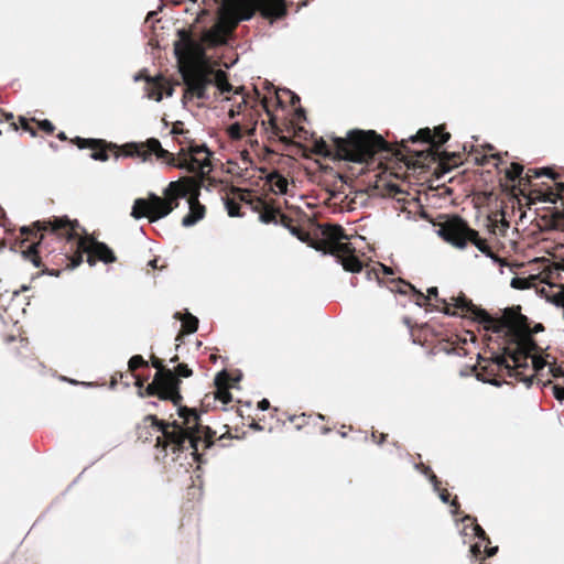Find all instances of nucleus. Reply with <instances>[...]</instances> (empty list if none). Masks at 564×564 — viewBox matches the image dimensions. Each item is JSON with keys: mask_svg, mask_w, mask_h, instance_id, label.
Segmentation results:
<instances>
[{"mask_svg": "<svg viewBox=\"0 0 564 564\" xmlns=\"http://www.w3.org/2000/svg\"><path fill=\"white\" fill-rule=\"evenodd\" d=\"M20 248L23 258L43 273L58 276L63 270L74 269L87 254V263H113V251L95 237L87 235L78 220L68 216H52L20 228Z\"/></svg>", "mask_w": 564, "mask_h": 564, "instance_id": "nucleus-1", "label": "nucleus"}, {"mask_svg": "<svg viewBox=\"0 0 564 564\" xmlns=\"http://www.w3.org/2000/svg\"><path fill=\"white\" fill-rule=\"evenodd\" d=\"M176 383L164 386L160 394V400L170 401L174 406L177 408L178 416L182 419L181 422L173 421L166 422L160 420L156 415L150 414L147 416L148 421L162 433L161 436L156 437V447H161L166 451L167 447L173 453L192 449V455L195 460L202 463V453H199V445L203 451L210 448L217 444L225 447L227 444L225 441L232 440V435L229 431H226L217 440H215V431L209 426H204L200 423V416L195 409H189L182 405L183 395L181 394L182 378H189L193 376V370L187 364H177L172 369Z\"/></svg>", "mask_w": 564, "mask_h": 564, "instance_id": "nucleus-2", "label": "nucleus"}, {"mask_svg": "<svg viewBox=\"0 0 564 564\" xmlns=\"http://www.w3.org/2000/svg\"><path fill=\"white\" fill-rule=\"evenodd\" d=\"M178 36L180 40L174 45V52L185 85L182 101L186 104L194 98L199 100L209 99L207 89L210 85H215L220 94L232 91L234 86L229 83L225 70H215L192 62L196 55H202L204 51L191 33L183 29L178 31Z\"/></svg>", "mask_w": 564, "mask_h": 564, "instance_id": "nucleus-3", "label": "nucleus"}, {"mask_svg": "<svg viewBox=\"0 0 564 564\" xmlns=\"http://www.w3.org/2000/svg\"><path fill=\"white\" fill-rule=\"evenodd\" d=\"M177 143L181 148L176 154L163 149L155 138H150L145 142L126 143L120 147V152L124 156L139 158L143 162L155 155L169 166L194 174L192 177L202 181L203 184L212 171L213 152L205 144H196L192 138L177 139Z\"/></svg>", "mask_w": 564, "mask_h": 564, "instance_id": "nucleus-4", "label": "nucleus"}, {"mask_svg": "<svg viewBox=\"0 0 564 564\" xmlns=\"http://www.w3.org/2000/svg\"><path fill=\"white\" fill-rule=\"evenodd\" d=\"M457 306L471 313L473 321L482 325L485 330L506 333L510 336L511 339L506 346V352L516 362H524L530 354L538 349V345L532 338L529 318L521 314V306L507 307L501 317L491 316L486 310L478 307L467 297H460Z\"/></svg>", "mask_w": 564, "mask_h": 564, "instance_id": "nucleus-5", "label": "nucleus"}, {"mask_svg": "<svg viewBox=\"0 0 564 564\" xmlns=\"http://www.w3.org/2000/svg\"><path fill=\"white\" fill-rule=\"evenodd\" d=\"M295 215L296 217L294 218L280 210L278 224L288 228L299 240L307 243L317 251L334 256L346 271L357 273L362 270V262L355 254V248L348 241L343 242V240L348 239V236L345 234V230L340 225H318L322 237L313 238L308 231H305L299 225L300 220L303 217H306V215L300 210H296Z\"/></svg>", "mask_w": 564, "mask_h": 564, "instance_id": "nucleus-6", "label": "nucleus"}, {"mask_svg": "<svg viewBox=\"0 0 564 564\" xmlns=\"http://www.w3.org/2000/svg\"><path fill=\"white\" fill-rule=\"evenodd\" d=\"M451 139V133L446 131L445 124H441L431 130L430 128L420 129L415 135L409 138V142H422L424 149L412 150L408 147V141L401 144L406 149L408 166L425 167L431 163H438L437 170L441 174L448 173L454 167L462 164V154L459 152L440 151V148Z\"/></svg>", "mask_w": 564, "mask_h": 564, "instance_id": "nucleus-7", "label": "nucleus"}, {"mask_svg": "<svg viewBox=\"0 0 564 564\" xmlns=\"http://www.w3.org/2000/svg\"><path fill=\"white\" fill-rule=\"evenodd\" d=\"M336 158L357 163L372 160L379 152H388L401 162H406V149L400 142L390 143L375 130H351L346 138H333ZM409 142V139L406 140Z\"/></svg>", "mask_w": 564, "mask_h": 564, "instance_id": "nucleus-8", "label": "nucleus"}, {"mask_svg": "<svg viewBox=\"0 0 564 564\" xmlns=\"http://www.w3.org/2000/svg\"><path fill=\"white\" fill-rule=\"evenodd\" d=\"M202 187V181L195 177H180L171 182L164 189V197L150 193L148 198H137L133 203L131 216L134 219L148 218L154 223L171 214L180 205V199L189 197L192 191Z\"/></svg>", "mask_w": 564, "mask_h": 564, "instance_id": "nucleus-9", "label": "nucleus"}, {"mask_svg": "<svg viewBox=\"0 0 564 564\" xmlns=\"http://www.w3.org/2000/svg\"><path fill=\"white\" fill-rule=\"evenodd\" d=\"M437 226L438 236L452 246L464 249L471 243L487 257L494 256L487 240L481 238L477 230L470 228L460 216H445V220L438 223Z\"/></svg>", "mask_w": 564, "mask_h": 564, "instance_id": "nucleus-10", "label": "nucleus"}, {"mask_svg": "<svg viewBox=\"0 0 564 564\" xmlns=\"http://www.w3.org/2000/svg\"><path fill=\"white\" fill-rule=\"evenodd\" d=\"M231 193L240 202H243L251 206V208L259 213V218L264 224H278V217L280 215V208L274 207L270 202L252 195L251 191L242 189L239 187H231Z\"/></svg>", "mask_w": 564, "mask_h": 564, "instance_id": "nucleus-11", "label": "nucleus"}, {"mask_svg": "<svg viewBox=\"0 0 564 564\" xmlns=\"http://www.w3.org/2000/svg\"><path fill=\"white\" fill-rule=\"evenodd\" d=\"M150 362L151 366L156 369V372L152 382L144 388V392H140V397H156L160 400V394L164 386L171 387V383L175 384L176 381L172 373V369L167 368L162 359L155 355H151Z\"/></svg>", "mask_w": 564, "mask_h": 564, "instance_id": "nucleus-12", "label": "nucleus"}, {"mask_svg": "<svg viewBox=\"0 0 564 564\" xmlns=\"http://www.w3.org/2000/svg\"><path fill=\"white\" fill-rule=\"evenodd\" d=\"M426 296H430V301L434 300L437 304H432L433 311H438L448 316H459L463 318H470L473 321V314L469 312L463 311V308L458 307L459 299L466 297V295L460 292L458 296H452L451 302H447L445 299H441L438 296V290L436 286H432L427 289Z\"/></svg>", "mask_w": 564, "mask_h": 564, "instance_id": "nucleus-13", "label": "nucleus"}, {"mask_svg": "<svg viewBox=\"0 0 564 564\" xmlns=\"http://www.w3.org/2000/svg\"><path fill=\"white\" fill-rule=\"evenodd\" d=\"M70 142L75 144L78 149H90V158L95 161L106 162L109 159V151L118 150L117 144L107 142L104 139H85L80 137H75L70 139Z\"/></svg>", "mask_w": 564, "mask_h": 564, "instance_id": "nucleus-14", "label": "nucleus"}, {"mask_svg": "<svg viewBox=\"0 0 564 564\" xmlns=\"http://www.w3.org/2000/svg\"><path fill=\"white\" fill-rule=\"evenodd\" d=\"M492 365L497 367L499 371L506 370L509 377L514 378L517 381H529L527 370L529 369L528 359L523 362H516L507 352L506 347L503 348V355L496 356L492 360Z\"/></svg>", "mask_w": 564, "mask_h": 564, "instance_id": "nucleus-15", "label": "nucleus"}, {"mask_svg": "<svg viewBox=\"0 0 564 564\" xmlns=\"http://www.w3.org/2000/svg\"><path fill=\"white\" fill-rule=\"evenodd\" d=\"M492 365L497 367L499 371L506 370L509 377L514 378L517 381H529L527 370L529 369L528 359L523 362H516L507 352L506 347L503 348V355L496 356L492 360Z\"/></svg>", "mask_w": 564, "mask_h": 564, "instance_id": "nucleus-16", "label": "nucleus"}, {"mask_svg": "<svg viewBox=\"0 0 564 564\" xmlns=\"http://www.w3.org/2000/svg\"><path fill=\"white\" fill-rule=\"evenodd\" d=\"M19 128L23 131L29 132L32 137H36L39 132L43 134L51 135L55 131V126L47 119L37 120L36 118H26L23 116H19L18 118Z\"/></svg>", "mask_w": 564, "mask_h": 564, "instance_id": "nucleus-17", "label": "nucleus"}, {"mask_svg": "<svg viewBox=\"0 0 564 564\" xmlns=\"http://www.w3.org/2000/svg\"><path fill=\"white\" fill-rule=\"evenodd\" d=\"M256 8L264 19L276 20L286 14L284 0H253Z\"/></svg>", "mask_w": 564, "mask_h": 564, "instance_id": "nucleus-18", "label": "nucleus"}, {"mask_svg": "<svg viewBox=\"0 0 564 564\" xmlns=\"http://www.w3.org/2000/svg\"><path fill=\"white\" fill-rule=\"evenodd\" d=\"M200 188L202 187H197V191H192L191 196L187 199L189 212L182 219V225L184 227H191L205 217L206 208L198 200Z\"/></svg>", "mask_w": 564, "mask_h": 564, "instance_id": "nucleus-19", "label": "nucleus"}, {"mask_svg": "<svg viewBox=\"0 0 564 564\" xmlns=\"http://www.w3.org/2000/svg\"><path fill=\"white\" fill-rule=\"evenodd\" d=\"M535 351L536 349L533 350L528 357V360L531 359L532 368H529L525 371L527 376L530 378L529 381H522L523 383L527 384V387H531L533 380H536L538 383H541L543 386L551 383V379H543V371L547 365V361L543 357L534 355Z\"/></svg>", "mask_w": 564, "mask_h": 564, "instance_id": "nucleus-20", "label": "nucleus"}, {"mask_svg": "<svg viewBox=\"0 0 564 564\" xmlns=\"http://www.w3.org/2000/svg\"><path fill=\"white\" fill-rule=\"evenodd\" d=\"M147 83L151 86L148 96L155 101H161L163 98V91L165 95L171 97L173 95V87L165 80L164 77L147 78Z\"/></svg>", "mask_w": 564, "mask_h": 564, "instance_id": "nucleus-21", "label": "nucleus"}, {"mask_svg": "<svg viewBox=\"0 0 564 564\" xmlns=\"http://www.w3.org/2000/svg\"><path fill=\"white\" fill-rule=\"evenodd\" d=\"M257 119H253V113L250 112V123L241 124L239 122H235L227 128V134L230 140L239 141L242 139L243 134L252 135L256 131Z\"/></svg>", "mask_w": 564, "mask_h": 564, "instance_id": "nucleus-22", "label": "nucleus"}, {"mask_svg": "<svg viewBox=\"0 0 564 564\" xmlns=\"http://www.w3.org/2000/svg\"><path fill=\"white\" fill-rule=\"evenodd\" d=\"M202 41L208 46H218L226 43V32L223 24L217 23L202 35Z\"/></svg>", "mask_w": 564, "mask_h": 564, "instance_id": "nucleus-23", "label": "nucleus"}, {"mask_svg": "<svg viewBox=\"0 0 564 564\" xmlns=\"http://www.w3.org/2000/svg\"><path fill=\"white\" fill-rule=\"evenodd\" d=\"M174 318L182 322V328L178 335L176 336V340H180L182 335L184 334L188 335L195 333L198 328V318L188 312L184 314L176 312L174 314Z\"/></svg>", "mask_w": 564, "mask_h": 564, "instance_id": "nucleus-24", "label": "nucleus"}, {"mask_svg": "<svg viewBox=\"0 0 564 564\" xmlns=\"http://www.w3.org/2000/svg\"><path fill=\"white\" fill-rule=\"evenodd\" d=\"M397 283L402 284L404 288H406L409 291L413 293L414 302L417 306L424 307L426 311L430 312L433 311L432 303L430 302V296H426V294L422 293L413 284L402 279H398Z\"/></svg>", "mask_w": 564, "mask_h": 564, "instance_id": "nucleus-25", "label": "nucleus"}, {"mask_svg": "<svg viewBox=\"0 0 564 564\" xmlns=\"http://www.w3.org/2000/svg\"><path fill=\"white\" fill-rule=\"evenodd\" d=\"M267 183L271 191L276 194H284L288 189V180L279 172H272L267 176Z\"/></svg>", "mask_w": 564, "mask_h": 564, "instance_id": "nucleus-26", "label": "nucleus"}, {"mask_svg": "<svg viewBox=\"0 0 564 564\" xmlns=\"http://www.w3.org/2000/svg\"><path fill=\"white\" fill-rule=\"evenodd\" d=\"M312 151H313V153H315L317 155H321V156H325V158L334 156V158H336L335 145H334V141L333 140H332V144H328L322 138L318 139V140H315V142L313 144Z\"/></svg>", "mask_w": 564, "mask_h": 564, "instance_id": "nucleus-27", "label": "nucleus"}, {"mask_svg": "<svg viewBox=\"0 0 564 564\" xmlns=\"http://www.w3.org/2000/svg\"><path fill=\"white\" fill-rule=\"evenodd\" d=\"M237 11L239 20L248 21L254 15L258 8L253 0H243L238 4Z\"/></svg>", "mask_w": 564, "mask_h": 564, "instance_id": "nucleus-28", "label": "nucleus"}, {"mask_svg": "<svg viewBox=\"0 0 564 564\" xmlns=\"http://www.w3.org/2000/svg\"><path fill=\"white\" fill-rule=\"evenodd\" d=\"M217 391L215 398L221 401L224 404H228L232 400V395L226 384L220 383L219 376L216 378Z\"/></svg>", "mask_w": 564, "mask_h": 564, "instance_id": "nucleus-29", "label": "nucleus"}, {"mask_svg": "<svg viewBox=\"0 0 564 564\" xmlns=\"http://www.w3.org/2000/svg\"><path fill=\"white\" fill-rule=\"evenodd\" d=\"M313 417L312 414L301 413L289 415L288 420L295 426L296 430H301L310 424V420Z\"/></svg>", "mask_w": 564, "mask_h": 564, "instance_id": "nucleus-30", "label": "nucleus"}, {"mask_svg": "<svg viewBox=\"0 0 564 564\" xmlns=\"http://www.w3.org/2000/svg\"><path fill=\"white\" fill-rule=\"evenodd\" d=\"M149 362L141 356L134 355L128 361V373H134L139 368H147Z\"/></svg>", "mask_w": 564, "mask_h": 564, "instance_id": "nucleus-31", "label": "nucleus"}, {"mask_svg": "<svg viewBox=\"0 0 564 564\" xmlns=\"http://www.w3.org/2000/svg\"><path fill=\"white\" fill-rule=\"evenodd\" d=\"M522 173H523V165H521L520 163H517V162H512L510 164V167L506 171V177L511 182H514L516 180L521 181V178H523Z\"/></svg>", "mask_w": 564, "mask_h": 564, "instance_id": "nucleus-32", "label": "nucleus"}, {"mask_svg": "<svg viewBox=\"0 0 564 564\" xmlns=\"http://www.w3.org/2000/svg\"><path fill=\"white\" fill-rule=\"evenodd\" d=\"M260 104H261L262 108L265 110L267 115L269 116V123L271 126L272 132L275 135H279L282 132V129L278 126L275 117L268 108V98L263 97L260 100Z\"/></svg>", "mask_w": 564, "mask_h": 564, "instance_id": "nucleus-33", "label": "nucleus"}, {"mask_svg": "<svg viewBox=\"0 0 564 564\" xmlns=\"http://www.w3.org/2000/svg\"><path fill=\"white\" fill-rule=\"evenodd\" d=\"M171 134L173 135L174 140L177 142V139L184 140V137L189 138V130L184 129V122L183 121H175L171 129Z\"/></svg>", "mask_w": 564, "mask_h": 564, "instance_id": "nucleus-34", "label": "nucleus"}, {"mask_svg": "<svg viewBox=\"0 0 564 564\" xmlns=\"http://www.w3.org/2000/svg\"><path fill=\"white\" fill-rule=\"evenodd\" d=\"M463 521H470L474 523V532H475V535L481 540V541H486L487 543H490V539L489 536L487 535V533L485 532V530L478 524L476 523V518L473 517V516H465L463 519Z\"/></svg>", "mask_w": 564, "mask_h": 564, "instance_id": "nucleus-35", "label": "nucleus"}, {"mask_svg": "<svg viewBox=\"0 0 564 564\" xmlns=\"http://www.w3.org/2000/svg\"><path fill=\"white\" fill-rule=\"evenodd\" d=\"M226 208L228 212V215L230 217H238L241 216L240 214V205L235 198H227L226 199Z\"/></svg>", "mask_w": 564, "mask_h": 564, "instance_id": "nucleus-36", "label": "nucleus"}, {"mask_svg": "<svg viewBox=\"0 0 564 564\" xmlns=\"http://www.w3.org/2000/svg\"><path fill=\"white\" fill-rule=\"evenodd\" d=\"M561 272H564V260L562 262L553 263L551 267H549V278L550 279L560 278Z\"/></svg>", "mask_w": 564, "mask_h": 564, "instance_id": "nucleus-37", "label": "nucleus"}, {"mask_svg": "<svg viewBox=\"0 0 564 564\" xmlns=\"http://www.w3.org/2000/svg\"><path fill=\"white\" fill-rule=\"evenodd\" d=\"M4 121L8 122L14 131L19 129V123L14 121V116L12 113H6L0 110V123Z\"/></svg>", "mask_w": 564, "mask_h": 564, "instance_id": "nucleus-38", "label": "nucleus"}, {"mask_svg": "<svg viewBox=\"0 0 564 564\" xmlns=\"http://www.w3.org/2000/svg\"><path fill=\"white\" fill-rule=\"evenodd\" d=\"M541 177L540 169H529L525 173V176L521 178L523 184H530L532 178Z\"/></svg>", "mask_w": 564, "mask_h": 564, "instance_id": "nucleus-39", "label": "nucleus"}, {"mask_svg": "<svg viewBox=\"0 0 564 564\" xmlns=\"http://www.w3.org/2000/svg\"><path fill=\"white\" fill-rule=\"evenodd\" d=\"M248 106V100L246 98L242 99L240 104L237 105L236 108L229 110L228 115L230 118H235L236 116L243 112L245 108Z\"/></svg>", "mask_w": 564, "mask_h": 564, "instance_id": "nucleus-40", "label": "nucleus"}, {"mask_svg": "<svg viewBox=\"0 0 564 564\" xmlns=\"http://www.w3.org/2000/svg\"><path fill=\"white\" fill-rule=\"evenodd\" d=\"M387 437L388 434L386 433H380L378 431H372L371 433L372 441L378 445H382L387 441Z\"/></svg>", "mask_w": 564, "mask_h": 564, "instance_id": "nucleus-41", "label": "nucleus"}, {"mask_svg": "<svg viewBox=\"0 0 564 564\" xmlns=\"http://www.w3.org/2000/svg\"><path fill=\"white\" fill-rule=\"evenodd\" d=\"M122 378L129 379V373L128 372H126V373H123V372L115 373L111 377L110 387L115 388L118 384V382H122Z\"/></svg>", "mask_w": 564, "mask_h": 564, "instance_id": "nucleus-42", "label": "nucleus"}, {"mask_svg": "<svg viewBox=\"0 0 564 564\" xmlns=\"http://www.w3.org/2000/svg\"><path fill=\"white\" fill-rule=\"evenodd\" d=\"M511 285L514 289H525V288L529 286V283L527 281V279L513 278L512 281H511Z\"/></svg>", "mask_w": 564, "mask_h": 564, "instance_id": "nucleus-43", "label": "nucleus"}, {"mask_svg": "<svg viewBox=\"0 0 564 564\" xmlns=\"http://www.w3.org/2000/svg\"><path fill=\"white\" fill-rule=\"evenodd\" d=\"M560 192H558V187L556 186V192H553V191H550L549 193L545 194V200L547 202H551V203H555L557 198L562 199L563 200V204H564V197H562L561 195H558Z\"/></svg>", "mask_w": 564, "mask_h": 564, "instance_id": "nucleus-44", "label": "nucleus"}, {"mask_svg": "<svg viewBox=\"0 0 564 564\" xmlns=\"http://www.w3.org/2000/svg\"><path fill=\"white\" fill-rule=\"evenodd\" d=\"M129 378H133L135 380L134 384L139 388V393L144 392V383L147 381V378L135 376L134 373H129Z\"/></svg>", "mask_w": 564, "mask_h": 564, "instance_id": "nucleus-45", "label": "nucleus"}, {"mask_svg": "<svg viewBox=\"0 0 564 564\" xmlns=\"http://www.w3.org/2000/svg\"><path fill=\"white\" fill-rule=\"evenodd\" d=\"M547 372L551 373L552 377H554V378L564 377V370L562 369L561 366L551 365L549 367V371Z\"/></svg>", "mask_w": 564, "mask_h": 564, "instance_id": "nucleus-46", "label": "nucleus"}, {"mask_svg": "<svg viewBox=\"0 0 564 564\" xmlns=\"http://www.w3.org/2000/svg\"><path fill=\"white\" fill-rule=\"evenodd\" d=\"M540 172H541V176H547L552 180H556L558 174L555 173L552 169L550 167H542L540 169Z\"/></svg>", "mask_w": 564, "mask_h": 564, "instance_id": "nucleus-47", "label": "nucleus"}, {"mask_svg": "<svg viewBox=\"0 0 564 564\" xmlns=\"http://www.w3.org/2000/svg\"><path fill=\"white\" fill-rule=\"evenodd\" d=\"M553 394L556 400L563 401L564 400V388L560 386H553Z\"/></svg>", "mask_w": 564, "mask_h": 564, "instance_id": "nucleus-48", "label": "nucleus"}, {"mask_svg": "<svg viewBox=\"0 0 564 564\" xmlns=\"http://www.w3.org/2000/svg\"><path fill=\"white\" fill-rule=\"evenodd\" d=\"M234 94L236 95H242V99L246 98L248 100V104L250 102V99H252L253 97H250L248 94L245 93V87L243 86H240V87H237V88H234Z\"/></svg>", "mask_w": 564, "mask_h": 564, "instance_id": "nucleus-49", "label": "nucleus"}, {"mask_svg": "<svg viewBox=\"0 0 564 564\" xmlns=\"http://www.w3.org/2000/svg\"><path fill=\"white\" fill-rule=\"evenodd\" d=\"M253 93H254V96L252 98L253 105H251V109H252V111H257L256 107H257V102L259 101V98H260V91L254 87ZM256 116L258 117L259 112H256Z\"/></svg>", "mask_w": 564, "mask_h": 564, "instance_id": "nucleus-50", "label": "nucleus"}, {"mask_svg": "<svg viewBox=\"0 0 564 564\" xmlns=\"http://www.w3.org/2000/svg\"><path fill=\"white\" fill-rule=\"evenodd\" d=\"M552 218H553V226L554 227H558L561 224H560V220L564 218V212L563 213H554L552 215Z\"/></svg>", "mask_w": 564, "mask_h": 564, "instance_id": "nucleus-51", "label": "nucleus"}, {"mask_svg": "<svg viewBox=\"0 0 564 564\" xmlns=\"http://www.w3.org/2000/svg\"><path fill=\"white\" fill-rule=\"evenodd\" d=\"M449 497H451V494L448 492L447 489H442L440 491V498L443 502H448L449 501Z\"/></svg>", "mask_w": 564, "mask_h": 564, "instance_id": "nucleus-52", "label": "nucleus"}, {"mask_svg": "<svg viewBox=\"0 0 564 564\" xmlns=\"http://www.w3.org/2000/svg\"><path fill=\"white\" fill-rule=\"evenodd\" d=\"M451 506L455 508L454 511H453L455 514H459L460 513L459 512L460 505L458 502L457 497H454V499L451 501Z\"/></svg>", "mask_w": 564, "mask_h": 564, "instance_id": "nucleus-53", "label": "nucleus"}, {"mask_svg": "<svg viewBox=\"0 0 564 564\" xmlns=\"http://www.w3.org/2000/svg\"><path fill=\"white\" fill-rule=\"evenodd\" d=\"M258 408L262 411H265L270 408V402L269 400L267 399H262L259 403H258Z\"/></svg>", "mask_w": 564, "mask_h": 564, "instance_id": "nucleus-54", "label": "nucleus"}, {"mask_svg": "<svg viewBox=\"0 0 564 564\" xmlns=\"http://www.w3.org/2000/svg\"><path fill=\"white\" fill-rule=\"evenodd\" d=\"M288 93L291 95L290 102H291L292 106H295L296 104L300 102V97L296 94H294V93H292L290 90H288Z\"/></svg>", "mask_w": 564, "mask_h": 564, "instance_id": "nucleus-55", "label": "nucleus"}, {"mask_svg": "<svg viewBox=\"0 0 564 564\" xmlns=\"http://www.w3.org/2000/svg\"><path fill=\"white\" fill-rule=\"evenodd\" d=\"M497 551H498V546H492V547L486 546V549H485L487 556L495 555L497 553Z\"/></svg>", "mask_w": 564, "mask_h": 564, "instance_id": "nucleus-56", "label": "nucleus"}, {"mask_svg": "<svg viewBox=\"0 0 564 564\" xmlns=\"http://www.w3.org/2000/svg\"><path fill=\"white\" fill-rule=\"evenodd\" d=\"M470 551L473 552V554L475 556H478L479 554H481V550H480V546L478 544H474L471 546Z\"/></svg>", "mask_w": 564, "mask_h": 564, "instance_id": "nucleus-57", "label": "nucleus"}, {"mask_svg": "<svg viewBox=\"0 0 564 564\" xmlns=\"http://www.w3.org/2000/svg\"><path fill=\"white\" fill-rule=\"evenodd\" d=\"M345 429H347V426L343 425L341 430L338 431V433L340 434L341 437H346L347 436V431ZM351 430H352V427L348 426V431H351Z\"/></svg>", "mask_w": 564, "mask_h": 564, "instance_id": "nucleus-58", "label": "nucleus"}, {"mask_svg": "<svg viewBox=\"0 0 564 564\" xmlns=\"http://www.w3.org/2000/svg\"><path fill=\"white\" fill-rule=\"evenodd\" d=\"M430 480L433 482V485L435 486V488L437 489V486L440 485V480L437 479L436 475L431 473V477H430Z\"/></svg>", "mask_w": 564, "mask_h": 564, "instance_id": "nucleus-59", "label": "nucleus"}, {"mask_svg": "<svg viewBox=\"0 0 564 564\" xmlns=\"http://www.w3.org/2000/svg\"><path fill=\"white\" fill-rule=\"evenodd\" d=\"M319 431L323 435H326L332 432V429L326 425H323Z\"/></svg>", "mask_w": 564, "mask_h": 564, "instance_id": "nucleus-60", "label": "nucleus"}, {"mask_svg": "<svg viewBox=\"0 0 564 564\" xmlns=\"http://www.w3.org/2000/svg\"><path fill=\"white\" fill-rule=\"evenodd\" d=\"M295 113H296V116H297L299 118H301V117H305V110H304L303 108H301V107H300L299 109H296V110H295Z\"/></svg>", "mask_w": 564, "mask_h": 564, "instance_id": "nucleus-61", "label": "nucleus"}, {"mask_svg": "<svg viewBox=\"0 0 564 564\" xmlns=\"http://www.w3.org/2000/svg\"><path fill=\"white\" fill-rule=\"evenodd\" d=\"M543 329H544V327H543V325H542V324H536V325L534 326V328L532 329V333H539V332H541V330H543Z\"/></svg>", "mask_w": 564, "mask_h": 564, "instance_id": "nucleus-62", "label": "nucleus"}, {"mask_svg": "<svg viewBox=\"0 0 564 564\" xmlns=\"http://www.w3.org/2000/svg\"><path fill=\"white\" fill-rule=\"evenodd\" d=\"M558 192L562 197H564V183H557Z\"/></svg>", "mask_w": 564, "mask_h": 564, "instance_id": "nucleus-63", "label": "nucleus"}, {"mask_svg": "<svg viewBox=\"0 0 564 564\" xmlns=\"http://www.w3.org/2000/svg\"><path fill=\"white\" fill-rule=\"evenodd\" d=\"M57 138L61 140V141H66L68 140L67 135L65 134V132L61 131L59 133H57Z\"/></svg>", "mask_w": 564, "mask_h": 564, "instance_id": "nucleus-64", "label": "nucleus"}]
</instances>
